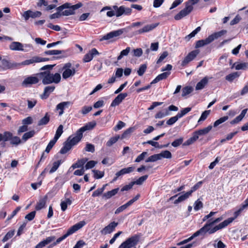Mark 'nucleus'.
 Wrapping results in <instances>:
<instances>
[{
	"label": "nucleus",
	"instance_id": "nucleus-1",
	"mask_svg": "<svg viewBox=\"0 0 248 248\" xmlns=\"http://www.w3.org/2000/svg\"><path fill=\"white\" fill-rule=\"evenodd\" d=\"M55 64L46 65L40 68L41 71H43L37 74V76L42 80L44 85L51 83L58 84L61 81V76L60 74L56 73L53 74L51 72Z\"/></svg>",
	"mask_w": 248,
	"mask_h": 248
},
{
	"label": "nucleus",
	"instance_id": "nucleus-2",
	"mask_svg": "<svg viewBox=\"0 0 248 248\" xmlns=\"http://www.w3.org/2000/svg\"><path fill=\"white\" fill-rule=\"evenodd\" d=\"M105 10H108V11L107 12V16L109 17L114 16L116 17H119L123 15L129 16L131 15L132 13V9L130 8L125 7L123 5L120 7L116 5L105 6L102 9L101 12H103Z\"/></svg>",
	"mask_w": 248,
	"mask_h": 248
},
{
	"label": "nucleus",
	"instance_id": "nucleus-3",
	"mask_svg": "<svg viewBox=\"0 0 248 248\" xmlns=\"http://www.w3.org/2000/svg\"><path fill=\"white\" fill-rule=\"evenodd\" d=\"M222 219V217H219L214 220H213V219H210L207 221V222L204 224V225L202 228H201V229L204 234H205L207 232H208L210 234L214 233L218 230L222 229L225 228H221V227H220V225H221V224L222 223V222L219 223L218 225H216L214 227H212V226L215 224L219 222Z\"/></svg>",
	"mask_w": 248,
	"mask_h": 248
},
{
	"label": "nucleus",
	"instance_id": "nucleus-4",
	"mask_svg": "<svg viewBox=\"0 0 248 248\" xmlns=\"http://www.w3.org/2000/svg\"><path fill=\"white\" fill-rule=\"evenodd\" d=\"M85 225L84 221H80L70 227L67 231L66 233L62 236L58 238L56 241L51 244L48 246V248H52L57 244L60 243L62 241L67 238L68 236L72 234L76 231L81 229Z\"/></svg>",
	"mask_w": 248,
	"mask_h": 248
},
{
	"label": "nucleus",
	"instance_id": "nucleus-5",
	"mask_svg": "<svg viewBox=\"0 0 248 248\" xmlns=\"http://www.w3.org/2000/svg\"><path fill=\"white\" fill-rule=\"evenodd\" d=\"M81 140L75 134V136H69L63 143V146L60 151L61 154H65L70 150L72 147L77 144Z\"/></svg>",
	"mask_w": 248,
	"mask_h": 248
},
{
	"label": "nucleus",
	"instance_id": "nucleus-6",
	"mask_svg": "<svg viewBox=\"0 0 248 248\" xmlns=\"http://www.w3.org/2000/svg\"><path fill=\"white\" fill-rule=\"evenodd\" d=\"M141 233L136 234L127 238L118 248H131L137 245L141 236Z\"/></svg>",
	"mask_w": 248,
	"mask_h": 248
},
{
	"label": "nucleus",
	"instance_id": "nucleus-7",
	"mask_svg": "<svg viewBox=\"0 0 248 248\" xmlns=\"http://www.w3.org/2000/svg\"><path fill=\"white\" fill-rule=\"evenodd\" d=\"M248 206V203L246 202V201H245L239 209L234 213V217H229L228 219L224 220L220 227H221V228L227 227L229 224L232 223L235 218H236L240 215L241 213Z\"/></svg>",
	"mask_w": 248,
	"mask_h": 248
},
{
	"label": "nucleus",
	"instance_id": "nucleus-8",
	"mask_svg": "<svg viewBox=\"0 0 248 248\" xmlns=\"http://www.w3.org/2000/svg\"><path fill=\"white\" fill-rule=\"evenodd\" d=\"M62 71H63L62 77L64 79L72 77L76 73V69L72 66V64L70 62L65 63L62 68Z\"/></svg>",
	"mask_w": 248,
	"mask_h": 248
},
{
	"label": "nucleus",
	"instance_id": "nucleus-9",
	"mask_svg": "<svg viewBox=\"0 0 248 248\" xmlns=\"http://www.w3.org/2000/svg\"><path fill=\"white\" fill-rule=\"evenodd\" d=\"M4 140H9L12 146H17L21 143V140L17 136H14L10 131H4Z\"/></svg>",
	"mask_w": 248,
	"mask_h": 248
},
{
	"label": "nucleus",
	"instance_id": "nucleus-10",
	"mask_svg": "<svg viewBox=\"0 0 248 248\" xmlns=\"http://www.w3.org/2000/svg\"><path fill=\"white\" fill-rule=\"evenodd\" d=\"M193 7L189 4L188 3H186V7L174 16V19L176 20L181 19L182 18L189 15L193 10Z\"/></svg>",
	"mask_w": 248,
	"mask_h": 248
},
{
	"label": "nucleus",
	"instance_id": "nucleus-11",
	"mask_svg": "<svg viewBox=\"0 0 248 248\" xmlns=\"http://www.w3.org/2000/svg\"><path fill=\"white\" fill-rule=\"evenodd\" d=\"M127 32L126 29L123 28L116 31H110L103 36L101 40H108L121 35L123 33Z\"/></svg>",
	"mask_w": 248,
	"mask_h": 248
},
{
	"label": "nucleus",
	"instance_id": "nucleus-12",
	"mask_svg": "<svg viewBox=\"0 0 248 248\" xmlns=\"http://www.w3.org/2000/svg\"><path fill=\"white\" fill-rule=\"evenodd\" d=\"M199 52L197 50H193L189 52L182 62L181 66L183 67L186 66L189 62L196 58Z\"/></svg>",
	"mask_w": 248,
	"mask_h": 248
},
{
	"label": "nucleus",
	"instance_id": "nucleus-13",
	"mask_svg": "<svg viewBox=\"0 0 248 248\" xmlns=\"http://www.w3.org/2000/svg\"><path fill=\"white\" fill-rule=\"evenodd\" d=\"M42 15V13L40 11H32L29 10L24 12L22 14V16L24 18V19L27 21L31 17L32 18H35L39 17Z\"/></svg>",
	"mask_w": 248,
	"mask_h": 248
},
{
	"label": "nucleus",
	"instance_id": "nucleus-14",
	"mask_svg": "<svg viewBox=\"0 0 248 248\" xmlns=\"http://www.w3.org/2000/svg\"><path fill=\"white\" fill-rule=\"evenodd\" d=\"M96 125L95 123H89L79 128L76 133V135L80 139L83 137V133L86 130L92 129Z\"/></svg>",
	"mask_w": 248,
	"mask_h": 248
},
{
	"label": "nucleus",
	"instance_id": "nucleus-15",
	"mask_svg": "<svg viewBox=\"0 0 248 248\" xmlns=\"http://www.w3.org/2000/svg\"><path fill=\"white\" fill-rule=\"evenodd\" d=\"M39 80H40V78L37 76L36 77L30 76L25 78L22 83V85L27 87L32 84L37 83Z\"/></svg>",
	"mask_w": 248,
	"mask_h": 248
},
{
	"label": "nucleus",
	"instance_id": "nucleus-16",
	"mask_svg": "<svg viewBox=\"0 0 248 248\" xmlns=\"http://www.w3.org/2000/svg\"><path fill=\"white\" fill-rule=\"evenodd\" d=\"M159 25L158 23L146 25L142 28L135 31V34H140L143 33L149 32L155 29Z\"/></svg>",
	"mask_w": 248,
	"mask_h": 248
},
{
	"label": "nucleus",
	"instance_id": "nucleus-17",
	"mask_svg": "<svg viewBox=\"0 0 248 248\" xmlns=\"http://www.w3.org/2000/svg\"><path fill=\"white\" fill-rule=\"evenodd\" d=\"M118 224V223L115 222V221L111 222L100 231L101 234L103 235H106L107 234L111 233L115 230V229L117 226Z\"/></svg>",
	"mask_w": 248,
	"mask_h": 248
},
{
	"label": "nucleus",
	"instance_id": "nucleus-18",
	"mask_svg": "<svg viewBox=\"0 0 248 248\" xmlns=\"http://www.w3.org/2000/svg\"><path fill=\"white\" fill-rule=\"evenodd\" d=\"M98 55H99V53L97 50L95 48H92L84 55L83 61L85 62H89L93 60L94 56Z\"/></svg>",
	"mask_w": 248,
	"mask_h": 248
},
{
	"label": "nucleus",
	"instance_id": "nucleus-19",
	"mask_svg": "<svg viewBox=\"0 0 248 248\" xmlns=\"http://www.w3.org/2000/svg\"><path fill=\"white\" fill-rule=\"evenodd\" d=\"M127 96L128 94L126 93H120L112 101L110 107H115L118 106Z\"/></svg>",
	"mask_w": 248,
	"mask_h": 248
},
{
	"label": "nucleus",
	"instance_id": "nucleus-20",
	"mask_svg": "<svg viewBox=\"0 0 248 248\" xmlns=\"http://www.w3.org/2000/svg\"><path fill=\"white\" fill-rule=\"evenodd\" d=\"M56 237L55 236H50L47 237L45 239L43 240L38 244H37L35 246V248H43L47 245L54 241Z\"/></svg>",
	"mask_w": 248,
	"mask_h": 248
},
{
	"label": "nucleus",
	"instance_id": "nucleus-21",
	"mask_svg": "<svg viewBox=\"0 0 248 248\" xmlns=\"http://www.w3.org/2000/svg\"><path fill=\"white\" fill-rule=\"evenodd\" d=\"M19 64L11 63L7 60L3 59L1 61V65L0 67L3 70H7L10 69H13L16 67Z\"/></svg>",
	"mask_w": 248,
	"mask_h": 248
},
{
	"label": "nucleus",
	"instance_id": "nucleus-22",
	"mask_svg": "<svg viewBox=\"0 0 248 248\" xmlns=\"http://www.w3.org/2000/svg\"><path fill=\"white\" fill-rule=\"evenodd\" d=\"M72 105V103L70 101L62 102L58 104L56 107V109L57 110H60L59 112V115L61 116L64 112V109L65 108H68L69 106Z\"/></svg>",
	"mask_w": 248,
	"mask_h": 248
},
{
	"label": "nucleus",
	"instance_id": "nucleus-23",
	"mask_svg": "<svg viewBox=\"0 0 248 248\" xmlns=\"http://www.w3.org/2000/svg\"><path fill=\"white\" fill-rule=\"evenodd\" d=\"M209 78L206 76L204 77L202 80L197 83L195 87L196 90H200L203 89L208 82Z\"/></svg>",
	"mask_w": 248,
	"mask_h": 248
},
{
	"label": "nucleus",
	"instance_id": "nucleus-24",
	"mask_svg": "<svg viewBox=\"0 0 248 248\" xmlns=\"http://www.w3.org/2000/svg\"><path fill=\"white\" fill-rule=\"evenodd\" d=\"M170 74V72H165L158 75L151 82V84H153L157 83L161 80L166 79L168 76Z\"/></svg>",
	"mask_w": 248,
	"mask_h": 248
},
{
	"label": "nucleus",
	"instance_id": "nucleus-25",
	"mask_svg": "<svg viewBox=\"0 0 248 248\" xmlns=\"http://www.w3.org/2000/svg\"><path fill=\"white\" fill-rule=\"evenodd\" d=\"M11 50L16 51H23V46L22 44L18 42H13L9 46Z\"/></svg>",
	"mask_w": 248,
	"mask_h": 248
},
{
	"label": "nucleus",
	"instance_id": "nucleus-26",
	"mask_svg": "<svg viewBox=\"0 0 248 248\" xmlns=\"http://www.w3.org/2000/svg\"><path fill=\"white\" fill-rule=\"evenodd\" d=\"M227 33L226 30H221L218 32H216L211 35H209L208 37L210 39L211 42H212L214 40L218 38L219 37H221L225 34Z\"/></svg>",
	"mask_w": 248,
	"mask_h": 248
},
{
	"label": "nucleus",
	"instance_id": "nucleus-27",
	"mask_svg": "<svg viewBox=\"0 0 248 248\" xmlns=\"http://www.w3.org/2000/svg\"><path fill=\"white\" fill-rule=\"evenodd\" d=\"M47 199V197L46 196H45L43 198L40 199L36 205L35 209L38 211L45 208Z\"/></svg>",
	"mask_w": 248,
	"mask_h": 248
},
{
	"label": "nucleus",
	"instance_id": "nucleus-28",
	"mask_svg": "<svg viewBox=\"0 0 248 248\" xmlns=\"http://www.w3.org/2000/svg\"><path fill=\"white\" fill-rule=\"evenodd\" d=\"M135 169V168L132 166L123 168L120 171L117 172V175L122 176L126 174L130 173L133 172L134 170Z\"/></svg>",
	"mask_w": 248,
	"mask_h": 248
},
{
	"label": "nucleus",
	"instance_id": "nucleus-29",
	"mask_svg": "<svg viewBox=\"0 0 248 248\" xmlns=\"http://www.w3.org/2000/svg\"><path fill=\"white\" fill-rule=\"evenodd\" d=\"M88 159L86 158H83L80 160H78L76 163L73 164L71 167L70 169L73 168V169H75L76 168H83L84 165L87 161Z\"/></svg>",
	"mask_w": 248,
	"mask_h": 248
},
{
	"label": "nucleus",
	"instance_id": "nucleus-30",
	"mask_svg": "<svg viewBox=\"0 0 248 248\" xmlns=\"http://www.w3.org/2000/svg\"><path fill=\"white\" fill-rule=\"evenodd\" d=\"M50 117L48 113H46L45 116L38 121L37 125L41 126L47 124L50 121Z\"/></svg>",
	"mask_w": 248,
	"mask_h": 248
},
{
	"label": "nucleus",
	"instance_id": "nucleus-31",
	"mask_svg": "<svg viewBox=\"0 0 248 248\" xmlns=\"http://www.w3.org/2000/svg\"><path fill=\"white\" fill-rule=\"evenodd\" d=\"M212 126L209 125L207 127L196 131L194 132V133L196 134V135L198 136V138H199V136L204 135L207 134L212 129Z\"/></svg>",
	"mask_w": 248,
	"mask_h": 248
},
{
	"label": "nucleus",
	"instance_id": "nucleus-32",
	"mask_svg": "<svg viewBox=\"0 0 248 248\" xmlns=\"http://www.w3.org/2000/svg\"><path fill=\"white\" fill-rule=\"evenodd\" d=\"M55 88V87L54 86H48L46 87L44 91V97L42 96V98H47L49 96L50 93L54 91Z\"/></svg>",
	"mask_w": 248,
	"mask_h": 248
},
{
	"label": "nucleus",
	"instance_id": "nucleus-33",
	"mask_svg": "<svg viewBox=\"0 0 248 248\" xmlns=\"http://www.w3.org/2000/svg\"><path fill=\"white\" fill-rule=\"evenodd\" d=\"M211 41L209 37L206 38L205 39L200 40L196 42L195 47L199 48L206 45L209 44L211 43Z\"/></svg>",
	"mask_w": 248,
	"mask_h": 248
},
{
	"label": "nucleus",
	"instance_id": "nucleus-34",
	"mask_svg": "<svg viewBox=\"0 0 248 248\" xmlns=\"http://www.w3.org/2000/svg\"><path fill=\"white\" fill-rule=\"evenodd\" d=\"M190 196H191V195L190 194V193H189L188 192H187L185 193V194L180 196L177 199L175 200L174 201L173 203L174 204H177L179 203L185 201L186 200L187 198H189V197Z\"/></svg>",
	"mask_w": 248,
	"mask_h": 248
},
{
	"label": "nucleus",
	"instance_id": "nucleus-35",
	"mask_svg": "<svg viewBox=\"0 0 248 248\" xmlns=\"http://www.w3.org/2000/svg\"><path fill=\"white\" fill-rule=\"evenodd\" d=\"M119 188H116L112 189V190L108 191L103 194V197L107 199H110L112 196L115 195L119 191Z\"/></svg>",
	"mask_w": 248,
	"mask_h": 248
},
{
	"label": "nucleus",
	"instance_id": "nucleus-36",
	"mask_svg": "<svg viewBox=\"0 0 248 248\" xmlns=\"http://www.w3.org/2000/svg\"><path fill=\"white\" fill-rule=\"evenodd\" d=\"M236 70H245L248 68V62H235L233 64Z\"/></svg>",
	"mask_w": 248,
	"mask_h": 248
},
{
	"label": "nucleus",
	"instance_id": "nucleus-37",
	"mask_svg": "<svg viewBox=\"0 0 248 248\" xmlns=\"http://www.w3.org/2000/svg\"><path fill=\"white\" fill-rule=\"evenodd\" d=\"M240 74L238 72L231 73L225 77V79L230 82L233 81L234 79L238 78Z\"/></svg>",
	"mask_w": 248,
	"mask_h": 248
},
{
	"label": "nucleus",
	"instance_id": "nucleus-38",
	"mask_svg": "<svg viewBox=\"0 0 248 248\" xmlns=\"http://www.w3.org/2000/svg\"><path fill=\"white\" fill-rule=\"evenodd\" d=\"M198 139V136L194 132L193 136L186 140L183 144V146H189L194 143Z\"/></svg>",
	"mask_w": 248,
	"mask_h": 248
},
{
	"label": "nucleus",
	"instance_id": "nucleus-39",
	"mask_svg": "<svg viewBox=\"0 0 248 248\" xmlns=\"http://www.w3.org/2000/svg\"><path fill=\"white\" fill-rule=\"evenodd\" d=\"M204 235V234H203V233L202 232V231L200 229V230H199L198 231L196 232L191 236H190V237H189L188 238H187L186 239L184 240L183 241H184V243L185 244L189 242V241H190L194 237H196L198 236L199 235Z\"/></svg>",
	"mask_w": 248,
	"mask_h": 248
},
{
	"label": "nucleus",
	"instance_id": "nucleus-40",
	"mask_svg": "<svg viewBox=\"0 0 248 248\" xmlns=\"http://www.w3.org/2000/svg\"><path fill=\"white\" fill-rule=\"evenodd\" d=\"M35 132L34 130H31L25 133L22 137V140L24 142L26 141L29 139L33 137L35 135Z\"/></svg>",
	"mask_w": 248,
	"mask_h": 248
},
{
	"label": "nucleus",
	"instance_id": "nucleus-41",
	"mask_svg": "<svg viewBox=\"0 0 248 248\" xmlns=\"http://www.w3.org/2000/svg\"><path fill=\"white\" fill-rule=\"evenodd\" d=\"M63 126L62 124H60L58 126V127L56 130L55 136L53 138L55 140H58L61 137V136L62 135V134L63 133Z\"/></svg>",
	"mask_w": 248,
	"mask_h": 248
},
{
	"label": "nucleus",
	"instance_id": "nucleus-42",
	"mask_svg": "<svg viewBox=\"0 0 248 248\" xmlns=\"http://www.w3.org/2000/svg\"><path fill=\"white\" fill-rule=\"evenodd\" d=\"M38 60V56L33 57L31 59L24 61L22 62V64L23 65H29L34 62H39Z\"/></svg>",
	"mask_w": 248,
	"mask_h": 248
},
{
	"label": "nucleus",
	"instance_id": "nucleus-43",
	"mask_svg": "<svg viewBox=\"0 0 248 248\" xmlns=\"http://www.w3.org/2000/svg\"><path fill=\"white\" fill-rule=\"evenodd\" d=\"M62 160H59L57 161L54 162L53 163V166L50 170H49L50 173H52L54 172L56 170L58 169L60 165L62 164Z\"/></svg>",
	"mask_w": 248,
	"mask_h": 248
},
{
	"label": "nucleus",
	"instance_id": "nucleus-44",
	"mask_svg": "<svg viewBox=\"0 0 248 248\" xmlns=\"http://www.w3.org/2000/svg\"><path fill=\"white\" fill-rule=\"evenodd\" d=\"M201 30L200 27H198L195 30L192 31L189 34L187 35L185 37V39L186 41H189L191 38L195 36V35L199 32Z\"/></svg>",
	"mask_w": 248,
	"mask_h": 248
},
{
	"label": "nucleus",
	"instance_id": "nucleus-45",
	"mask_svg": "<svg viewBox=\"0 0 248 248\" xmlns=\"http://www.w3.org/2000/svg\"><path fill=\"white\" fill-rule=\"evenodd\" d=\"M193 91V88L191 86H186L182 89V96L184 97L190 94Z\"/></svg>",
	"mask_w": 248,
	"mask_h": 248
},
{
	"label": "nucleus",
	"instance_id": "nucleus-46",
	"mask_svg": "<svg viewBox=\"0 0 248 248\" xmlns=\"http://www.w3.org/2000/svg\"><path fill=\"white\" fill-rule=\"evenodd\" d=\"M159 155L160 157V159H161L162 158H171L172 157L171 153L168 150L162 151L160 154H159Z\"/></svg>",
	"mask_w": 248,
	"mask_h": 248
},
{
	"label": "nucleus",
	"instance_id": "nucleus-47",
	"mask_svg": "<svg viewBox=\"0 0 248 248\" xmlns=\"http://www.w3.org/2000/svg\"><path fill=\"white\" fill-rule=\"evenodd\" d=\"M148 175H145L142 176H141L138 179H137L136 181H132L133 184L141 185L148 178Z\"/></svg>",
	"mask_w": 248,
	"mask_h": 248
},
{
	"label": "nucleus",
	"instance_id": "nucleus-48",
	"mask_svg": "<svg viewBox=\"0 0 248 248\" xmlns=\"http://www.w3.org/2000/svg\"><path fill=\"white\" fill-rule=\"evenodd\" d=\"M64 50H49L45 51L44 53L47 55H58L64 53Z\"/></svg>",
	"mask_w": 248,
	"mask_h": 248
},
{
	"label": "nucleus",
	"instance_id": "nucleus-49",
	"mask_svg": "<svg viewBox=\"0 0 248 248\" xmlns=\"http://www.w3.org/2000/svg\"><path fill=\"white\" fill-rule=\"evenodd\" d=\"M107 186V184H105L103 185V187L100 188H98L97 190H95L92 194V196L93 197H95L100 196L105 190L106 186Z\"/></svg>",
	"mask_w": 248,
	"mask_h": 248
},
{
	"label": "nucleus",
	"instance_id": "nucleus-50",
	"mask_svg": "<svg viewBox=\"0 0 248 248\" xmlns=\"http://www.w3.org/2000/svg\"><path fill=\"white\" fill-rule=\"evenodd\" d=\"M15 234V231L14 230H11L9 231L3 237L2 242L4 243L8 241L9 239L11 238Z\"/></svg>",
	"mask_w": 248,
	"mask_h": 248
},
{
	"label": "nucleus",
	"instance_id": "nucleus-51",
	"mask_svg": "<svg viewBox=\"0 0 248 248\" xmlns=\"http://www.w3.org/2000/svg\"><path fill=\"white\" fill-rule=\"evenodd\" d=\"M158 160H160L159 154L153 155L149 156L146 160V162H155Z\"/></svg>",
	"mask_w": 248,
	"mask_h": 248
},
{
	"label": "nucleus",
	"instance_id": "nucleus-52",
	"mask_svg": "<svg viewBox=\"0 0 248 248\" xmlns=\"http://www.w3.org/2000/svg\"><path fill=\"white\" fill-rule=\"evenodd\" d=\"M119 138V136H117L111 138L106 143V145L108 147L111 146L113 144H114L118 141Z\"/></svg>",
	"mask_w": 248,
	"mask_h": 248
},
{
	"label": "nucleus",
	"instance_id": "nucleus-53",
	"mask_svg": "<svg viewBox=\"0 0 248 248\" xmlns=\"http://www.w3.org/2000/svg\"><path fill=\"white\" fill-rule=\"evenodd\" d=\"M229 119L228 116H223L216 121L214 123V126L217 127L222 123H224Z\"/></svg>",
	"mask_w": 248,
	"mask_h": 248
},
{
	"label": "nucleus",
	"instance_id": "nucleus-54",
	"mask_svg": "<svg viewBox=\"0 0 248 248\" xmlns=\"http://www.w3.org/2000/svg\"><path fill=\"white\" fill-rule=\"evenodd\" d=\"M92 171L94 174V177L95 179H98L102 178L104 176V172L98 170H93Z\"/></svg>",
	"mask_w": 248,
	"mask_h": 248
},
{
	"label": "nucleus",
	"instance_id": "nucleus-55",
	"mask_svg": "<svg viewBox=\"0 0 248 248\" xmlns=\"http://www.w3.org/2000/svg\"><path fill=\"white\" fill-rule=\"evenodd\" d=\"M57 140H55L53 139L52 140H51L48 143V145H47L46 150L45 152H46L47 154H48L51 149L52 148L53 146L55 145L56 142Z\"/></svg>",
	"mask_w": 248,
	"mask_h": 248
},
{
	"label": "nucleus",
	"instance_id": "nucleus-56",
	"mask_svg": "<svg viewBox=\"0 0 248 248\" xmlns=\"http://www.w3.org/2000/svg\"><path fill=\"white\" fill-rule=\"evenodd\" d=\"M191 110V108L187 107L186 108H183L182 110H181L180 112H179L177 113L178 117L180 118L182 117H183L184 115H185L186 114H187L188 112H189Z\"/></svg>",
	"mask_w": 248,
	"mask_h": 248
},
{
	"label": "nucleus",
	"instance_id": "nucleus-57",
	"mask_svg": "<svg viewBox=\"0 0 248 248\" xmlns=\"http://www.w3.org/2000/svg\"><path fill=\"white\" fill-rule=\"evenodd\" d=\"M130 51V47H127L126 49L123 50L121 53L120 55L118 57V60H120L124 56H127L129 52Z\"/></svg>",
	"mask_w": 248,
	"mask_h": 248
},
{
	"label": "nucleus",
	"instance_id": "nucleus-58",
	"mask_svg": "<svg viewBox=\"0 0 248 248\" xmlns=\"http://www.w3.org/2000/svg\"><path fill=\"white\" fill-rule=\"evenodd\" d=\"M147 69V65L145 64H142L140 65L139 70L137 71L138 74L139 76H142Z\"/></svg>",
	"mask_w": 248,
	"mask_h": 248
},
{
	"label": "nucleus",
	"instance_id": "nucleus-59",
	"mask_svg": "<svg viewBox=\"0 0 248 248\" xmlns=\"http://www.w3.org/2000/svg\"><path fill=\"white\" fill-rule=\"evenodd\" d=\"M203 207V203L202 202L199 200V199L195 201L194 203V209L195 211H198L200 209Z\"/></svg>",
	"mask_w": 248,
	"mask_h": 248
},
{
	"label": "nucleus",
	"instance_id": "nucleus-60",
	"mask_svg": "<svg viewBox=\"0 0 248 248\" xmlns=\"http://www.w3.org/2000/svg\"><path fill=\"white\" fill-rule=\"evenodd\" d=\"M84 149L86 151L91 153H93L95 151L94 146L93 144L89 143H87Z\"/></svg>",
	"mask_w": 248,
	"mask_h": 248
},
{
	"label": "nucleus",
	"instance_id": "nucleus-61",
	"mask_svg": "<svg viewBox=\"0 0 248 248\" xmlns=\"http://www.w3.org/2000/svg\"><path fill=\"white\" fill-rule=\"evenodd\" d=\"M184 140L183 138L181 137L179 139L175 140L171 143V145L174 147H177L182 144Z\"/></svg>",
	"mask_w": 248,
	"mask_h": 248
},
{
	"label": "nucleus",
	"instance_id": "nucleus-62",
	"mask_svg": "<svg viewBox=\"0 0 248 248\" xmlns=\"http://www.w3.org/2000/svg\"><path fill=\"white\" fill-rule=\"evenodd\" d=\"M75 13V12L73 10V8L71 7V8L66 9V10L63 11L62 12V15L68 16L70 15H73Z\"/></svg>",
	"mask_w": 248,
	"mask_h": 248
},
{
	"label": "nucleus",
	"instance_id": "nucleus-63",
	"mask_svg": "<svg viewBox=\"0 0 248 248\" xmlns=\"http://www.w3.org/2000/svg\"><path fill=\"white\" fill-rule=\"evenodd\" d=\"M140 197V195L139 194H137L134 198H133L132 199L130 200L126 203H125L124 205L127 208L128 207L131 205L134 202L137 201L139 199Z\"/></svg>",
	"mask_w": 248,
	"mask_h": 248
},
{
	"label": "nucleus",
	"instance_id": "nucleus-64",
	"mask_svg": "<svg viewBox=\"0 0 248 248\" xmlns=\"http://www.w3.org/2000/svg\"><path fill=\"white\" fill-rule=\"evenodd\" d=\"M179 118L178 117L177 115L175 116L172 117L170 118L166 122L167 124L169 125H171L173 124Z\"/></svg>",
	"mask_w": 248,
	"mask_h": 248
}]
</instances>
